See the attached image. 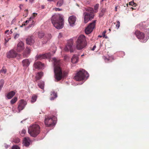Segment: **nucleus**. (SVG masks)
<instances>
[{
  "mask_svg": "<svg viewBox=\"0 0 149 149\" xmlns=\"http://www.w3.org/2000/svg\"><path fill=\"white\" fill-rule=\"evenodd\" d=\"M102 37V36H100V35H99L98 36V37H100V38H101Z\"/></svg>",
  "mask_w": 149,
  "mask_h": 149,
  "instance_id": "obj_61",
  "label": "nucleus"
},
{
  "mask_svg": "<svg viewBox=\"0 0 149 149\" xmlns=\"http://www.w3.org/2000/svg\"><path fill=\"white\" fill-rule=\"evenodd\" d=\"M17 53L13 49L10 50L7 54V57L9 58H15L17 55Z\"/></svg>",
  "mask_w": 149,
  "mask_h": 149,
  "instance_id": "obj_12",
  "label": "nucleus"
},
{
  "mask_svg": "<svg viewBox=\"0 0 149 149\" xmlns=\"http://www.w3.org/2000/svg\"><path fill=\"white\" fill-rule=\"evenodd\" d=\"M73 40H70L68 42L67 45L64 48L66 52H68L69 50L70 53L73 52L75 49V47L73 45Z\"/></svg>",
  "mask_w": 149,
  "mask_h": 149,
  "instance_id": "obj_7",
  "label": "nucleus"
},
{
  "mask_svg": "<svg viewBox=\"0 0 149 149\" xmlns=\"http://www.w3.org/2000/svg\"><path fill=\"white\" fill-rule=\"evenodd\" d=\"M43 72L40 71V72H39L37 73V74H43Z\"/></svg>",
  "mask_w": 149,
  "mask_h": 149,
  "instance_id": "obj_47",
  "label": "nucleus"
},
{
  "mask_svg": "<svg viewBox=\"0 0 149 149\" xmlns=\"http://www.w3.org/2000/svg\"><path fill=\"white\" fill-rule=\"evenodd\" d=\"M51 54L49 53L42 54H37L36 56V60H41L42 59H48L50 58Z\"/></svg>",
  "mask_w": 149,
  "mask_h": 149,
  "instance_id": "obj_9",
  "label": "nucleus"
},
{
  "mask_svg": "<svg viewBox=\"0 0 149 149\" xmlns=\"http://www.w3.org/2000/svg\"><path fill=\"white\" fill-rule=\"evenodd\" d=\"M42 75H36L35 77V80L37 81L38 80H40L42 77Z\"/></svg>",
  "mask_w": 149,
  "mask_h": 149,
  "instance_id": "obj_33",
  "label": "nucleus"
},
{
  "mask_svg": "<svg viewBox=\"0 0 149 149\" xmlns=\"http://www.w3.org/2000/svg\"><path fill=\"white\" fill-rule=\"evenodd\" d=\"M21 6H23V5L22 4L20 5L19 6V7L20 9H21Z\"/></svg>",
  "mask_w": 149,
  "mask_h": 149,
  "instance_id": "obj_54",
  "label": "nucleus"
},
{
  "mask_svg": "<svg viewBox=\"0 0 149 149\" xmlns=\"http://www.w3.org/2000/svg\"><path fill=\"white\" fill-rule=\"evenodd\" d=\"M117 24L116 25V27L117 29H118L120 26V22L119 21L117 22Z\"/></svg>",
  "mask_w": 149,
  "mask_h": 149,
  "instance_id": "obj_38",
  "label": "nucleus"
},
{
  "mask_svg": "<svg viewBox=\"0 0 149 149\" xmlns=\"http://www.w3.org/2000/svg\"><path fill=\"white\" fill-rule=\"evenodd\" d=\"M96 20H94L92 22L89 24V25L85 29V33L86 34L90 33L93 31V29L95 28V23Z\"/></svg>",
  "mask_w": 149,
  "mask_h": 149,
  "instance_id": "obj_8",
  "label": "nucleus"
},
{
  "mask_svg": "<svg viewBox=\"0 0 149 149\" xmlns=\"http://www.w3.org/2000/svg\"><path fill=\"white\" fill-rule=\"evenodd\" d=\"M52 60L54 61V74H63V71L60 65V60H57L55 57L52 58Z\"/></svg>",
  "mask_w": 149,
  "mask_h": 149,
  "instance_id": "obj_5",
  "label": "nucleus"
},
{
  "mask_svg": "<svg viewBox=\"0 0 149 149\" xmlns=\"http://www.w3.org/2000/svg\"><path fill=\"white\" fill-rule=\"evenodd\" d=\"M26 130H23L21 132V134L22 136H24L26 133Z\"/></svg>",
  "mask_w": 149,
  "mask_h": 149,
  "instance_id": "obj_37",
  "label": "nucleus"
},
{
  "mask_svg": "<svg viewBox=\"0 0 149 149\" xmlns=\"http://www.w3.org/2000/svg\"><path fill=\"white\" fill-rule=\"evenodd\" d=\"M13 141L15 143H18L20 141V140L19 138H17L14 139Z\"/></svg>",
  "mask_w": 149,
  "mask_h": 149,
  "instance_id": "obj_35",
  "label": "nucleus"
},
{
  "mask_svg": "<svg viewBox=\"0 0 149 149\" xmlns=\"http://www.w3.org/2000/svg\"><path fill=\"white\" fill-rule=\"evenodd\" d=\"M62 34L61 33H59L58 36V38H61L62 37Z\"/></svg>",
  "mask_w": 149,
  "mask_h": 149,
  "instance_id": "obj_45",
  "label": "nucleus"
},
{
  "mask_svg": "<svg viewBox=\"0 0 149 149\" xmlns=\"http://www.w3.org/2000/svg\"><path fill=\"white\" fill-rule=\"evenodd\" d=\"M33 66L36 69H41L44 68V64L40 61H37L34 63Z\"/></svg>",
  "mask_w": 149,
  "mask_h": 149,
  "instance_id": "obj_13",
  "label": "nucleus"
},
{
  "mask_svg": "<svg viewBox=\"0 0 149 149\" xmlns=\"http://www.w3.org/2000/svg\"><path fill=\"white\" fill-rule=\"evenodd\" d=\"M44 82L43 81H40L38 82V86L42 89H44Z\"/></svg>",
  "mask_w": 149,
  "mask_h": 149,
  "instance_id": "obj_27",
  "label": "nucleus"
},
{
  "mask_svg": "<svg viewBox=\"0 0 149 149\" xmlns=\"http://www.w3.org/2000/svg\"><path fill=\"white\" fill-rule=\"evenodd\" d=\"M68 21L70 26H73L76 21V17L74 15L70 16L68 18Z\"/></svg>",
  "mask_w": 149,
  "mask_h": 149,
  "instance_id": "obj_16",
  "label": "nucleus"
},
{
  "mask_svg": "<svg viewBox=\"0 0 149 149\" xmlns=\"http://www.w3.org/2000/svg\"><path fill=\"white\" fill-rule=\"evenodd\" d=\"M52 23L56 29H60L63 27L64 19L60 14L54 15L51 18Z\"/></svg>",
  "mask_w": 149,
  "mask_h": 149,
  "instance_id": "obj_1",
  "label": "nucleus"
},
{
  "mask_svg": "<svg viewBox=\"0 0 149 149\" xmlns=\"http://www.w3.org/2000/svg\"><path fill=\"white\" fill-rule=\"evenodd\" d=\"M87 45L85 36L83 35L79 36L77 41L76 48L77 49L81 50L85 47Z\"/></svg>",
  "mask_w": 149,
  "mask_h": 149,
  "instance_id": "obj_4",
  "label": "nucleus"
},
{
  "mask_svg": "<svg viewBox=\"0 0 149 149\" xmlns=\"http://www.w3.org/2000/svg\"><path fill=\"white\" fill-rule=\"evenodd\" d=\"M32 18L31 17H30L29 19V20H26L25 22V23L26 24H28L29 23V22L31 20V19Z\"/></svg>",
  "mask_w": 149,
  "mask_h": 149,
  "instance_id": "obj_41",
  "label": "nucleus"
},
{
  "mask_svg": "<svg viewBox=\"0 0 149 149\" xmlns=\"http://www.w3.org/2000/svg\"><path fill=\"white\" fill-rule=\"evenodd\" d=\"M26 42L27 45L31 46L33 45L35 42L34 37L33 36H28L26 39Z\"/></svg>",
  "mask_w": 149,
  "mask_h": 149,
  "instance_id": "obj_11",
  "label": "nucleus"
},
{
  "mask_svg": "<svg viewBox=\"0 0 149 149\" xmlns=\"http://www.w3.org/2000/svg\"><path fill=\"white\" fill-rule=\"evenodd\" d=\"M106 31H105L103 32L102 35L103 37H105V33H106Z\"/></svg>",
  "mask_w": 149,
  "mask_h": 149,
  "instance_id": "obj_48",
  "label": "nucleus"
},
{
  "mask_svg": "<svg viewBox=\"0 0 149 149\" xmlns=\"http://www.w3.org/2000/svg\"><path fill=\"white\" fill-rule=\"evenodd\" d=\"M136 36L139 39L143 40L145 38V34L143 32L139 31H136L135 32Z\"/></svg>",
  "mask_w": 149,
  "mask_h": 149,
  "instance_id": "obj_15",
  "label": "nucleus"
},
{
  "mask_svg": "<svg viewBox=\"0 0 149 149\" xmlns=\"http://www.w3.org/2000/svg\"><path fill=\"white\" fill-rule=\"evenodd\" d=\"M104 38H107V36H105V37H104Z\"/></svg>",
  "mask_w": 149,
  "mask_h": 149,
  "instance_id": "obj_62",
  "label": "nucleus"
},
{
  "mask_svg": "<svg viewBox=\"0 0 149 149\" xmlns=\"http://www.w3.org/2000/svg\"><path fill=\"white\" fill-rule=\"evenodd\" d=\"M45 35V33L42 31H39L38 32V37L40 38H43Z\"/></svg>",
  "mask_w": 149,
  "mask_h": 149,
  "instance_id": "obj_29",
  "label": "nucleus"
},
{
  "mask_svg": "<svg viewBox=\"0 0 149 149\" xmlns=\"http://www.w3.org/2000/svg\"><path fill=\"white\" fill-rule=\"evenodd\" d=\"M34 0H29V2L31 3H32Z\"/></svg>",
  "mask_w": 149,
  "mask_h": 149,
  "instance_id": "obj_53",
  "label": "nucleus"
},
{
  "mask_svg": "<svg viewBox=\"0 0 149 149\" xmlns=\"http://www.w3.org/2000/svg\"><path fill=\"white\" fill-rule=\"evenodd\" d=\"M27 104L26 102L24 100H21L18 102V105L17 107V112L19 113L20 111L23 109L26 105Z\"/></svg>",
  "mask_w": 149,
  "mask_h": 149,
  "instance_id": "obj_10",
  "label": "nucleus"
},
{
  "mask_svg": "<svg viewBox=\"0 0 149 149\" xmlns=\"http://www.w3.org/2000/svg\"><path fill=\"white\" fill-rule=\"evenodd\" d=\"M104 15L103 13H102L101 12L99 14V17H102Z\"/></svg>",
  "mask_w": 149,
  "mask_h": 149,
  "instance_id": "obj_42",
  "label": "nucleus"
},
{
  "mask_svg": "<svg viewBox=\"0 0 149 149\" xmlns=\"http://www.w3.org/2000/svg\"><path fill=\"white\" fill-rule=\"evenodd\" d=\"M9 31V30H7L6 31H5V33H7Z\"/></svg>",
  "mask_w": 149,
  "mask_h": 149,
  "instance_id": "obj_59",
  "label": "nucleus"
},
{
  "mask_svg": "<svg viewBox=\"0 0 149 149\" xmlns=\"http://www.w3.org/2000/svg\"><path fill=\"white\" fill-rule=\"evenodd\" d=\"M57 97V95L56 93L55 92L53 91L51 92L50 97V100H53L54 99Z\"/></svg>",
  "mask_w": 149,
  "mask_h": 149,
  "instance_id": "obj_24",
  "label": "nucleus"
},
{
  "mask_svg": "<svg viewBox=\"0 0 149 149\" xmlns=\"http://www.w3.org/2000/svg\"><path fill=\"white\" fill-rule=\"evenodd\" d=\"M55 10L56 11H61L62 10V9L59 8H56L55 9Z\"/></svg>",
  "mask_w": 149,
  "mask_h": 149,
  "instance_id": "obj_43",
  "label": "nucleus"
},
{
  "mask_svg": "<svg viewBox=\"0 0 149 149\" xmlns=\"http://www.w3.org/2000/svg\"><path fill=\"white\" fill-rule=\"evenodd\" d=\"M117 6H116V7H115V11H117Z\"/></svg>",
  "mask_w": 149,
  "mask_h": 149,
  "instance_id": "obj_56",
  "label": "nucleus"
},
{
  "mask_svg": "<svg viewBox=\"0 0 149 149\" xmlns=\"http://www.w3.org/2000/svg\"><path fill=\"white\" fill-rule=\"evenodd\" d=\"M52 37V35L50 34H48L47 36H45L44 39L43 41L42 42V44H46L50 39Z\"/></svg>",
  "mask_w": 149,
  "mask_h": 149,
  "instance_id": "obj_22",
  "label": "nucleus"
},
{
  "mask_svg": "<svg viewBox=\"0 0 149 149\" xmlns=\"http://www.w3.org/2000/svg\"><path fill=\"white\" fill-rule=\"evenodd\" d=\"M56 119V117L53 116L45 117L44 121L45 125L48 127L53 126L55 124Z\"/></svg>",
  "mask_w": 149,
  "mask_h": 149,
  "instance_id": "obj_6",
  "label": "nucleus"
},
{
  "mask_svg": "<svg viewBox=\"0 0 149 149\" xmlns=\"http://www.w3.org/2000/svg\"><path fill=\"white\" fill-rule=\"evenodd\" d=\"M63 74H68V70H65L63 72Z\"/></svg>",
  "mask_w": 149,
  "mask_h": 149,
  "instance_id": "obj_40",
  "label": "nucleus"
},
{
  "mask_svg": "<svg viewBox=\"0 0 149 149\" xmlns=\"http://www.w3.org/2000/svg\"><path fill=\"white\" fill-rule=\"evenodd\" d=\"M28 133L33 137H36L40 132V127L37 124H34L30 126L28 129Z\"/></svg>",
  "mask_w": 149,
  "mask_h": 149,
  "instance_id": "obj_3",
  "label": "nucleus"
},
{
  "mask_svg": "<svg viewBox=\"0 0 149 149\" xmlns=\"http://www.w3.org/2000/svg\"><path fill=\"white\" fill-rule=\"evenodd\" d=\"M54 1V2H55L56 1V0H54V1Z\"/></svg>",
  "mask_w": 149,
  "mask_h": 149,
  "instance_id": "obj_63",
  "label": "nucleus"
},
{
  "mask_svg": "<svg viewBox=\"0 0 149 149\" xmlns=\"http://www.w3.org/2000/svg\"><path fill=\"white\" fill-rule=\"evenodd\" d=\"M31 140L28 137H26L24 138L23 140V143L25 146L27 147L29 146L30 144Z\"/></svg>",
  "mask_w": 149,
  "mask_h": 149,
  "instance_id": "obj_18",
  "label": "nucleus"
},
{
  "mask_svg": "<svg viewBox=\"0 0 149 149\" xmlns=\"http://www.w3.org/2000/svg\"><path fill=\"white\" fill-rule=\"evenodd\" d=\"M49 1H54V0H47Z\"/></svg>",
  "mask_w": 149,
  "mask_h": 149,
  "instance_id": "obj_60",
  "label": "nucleus"
},
{
  "mask_svg": "<svg viewBox=\"0 0 149 149\" xmlns=\"http://www.w3.org/2000/svg\"><path fill=\"white\" fill-rule=\"evenodd\" d=\"M86 10L87 12H84L83 13L84 22L85 24L93 19L95 16L94 13V11L93 8H89L86 9Z\"/></svg>",
  "mask_w": 149,
  "mask_h": 149,
  "instance_id": "obj_2",
  "label": "nucleus"
},
{
  "mask_svg": "<svg viewBox=\"0 0 149 149\" xmlns=\"http://www.w3.org/2000/svg\"><path fill=\"white\" fill-rule=\"evenodd\" d=\"M74 74H89L84 69H80L79 71H77Z\"/></svg>",
  "mask_w": 149,
  "mask_h": 149,
  "instance_id": "obj_21",
  "label": "nucleus"
},
{
  "mask_svg": "<svg viewBox=\"0 0 149 149\" xmlns=\"http://www.w3.org/2000/svg\"><path fill=\"white\" fill-rule=\"evenodd\" d=\"M31 49L28 47H26L23 53V56L24 57H27L31 52Z\"/></svg>",
  "mask_w": 149,
  "mask_h": 149,
  "instance_id": "obj_19",
  "label": "nucleus"
},
{
  "mask_svg": "<svg viewBox=\"0 0 149 149\" xmlns=\"http://www.w3.org/2000/svg\"><path fill=\"white\" fill-rule=\"evenodd\" d=\"M23 66L28 67L30 64V63L28 59H25L23 60L22 61Z\"/></svg>",
  "mask_w": 149,
  "mask_h": 149,
  "instance_id": "obj_25",
  "label": "nucleus"
},
{
  "mask_svg": "<svg viewBox=\"0 0 149 149\" xmlns=\"http://www.w3.org/2000/svg\"><path fill=\"white\" fill-rule=\"evenodd\" d=\"M37 96V95H33L32 97L31 102L32 103L35 102L36 100Z\"/></svg>",
  "mask_w": 149,
  "mask_h": 149,
  "instance_id": "obj_30",
  "label": "nucleus"
},
{
  "mask_svg": "<svg viewBox=\"0 0 149 149\" xmlns=\"http://www.w3.org/2000/svg\"><path fill=\"white\" fill-rule=\"evenodd\" d=\"M17 100V97H15L13 98L10 101L11 104H13L15 103Z\"/></svg>",
  "mask_w": 149,
  "mask_h": 149,
  "instance_id": "obj_31",
  "label": "nucleus"
},
{
  "mask_svg": "<svg viewBox=\"0 0 149 149\" xmlns=\"http://www.w3.org/2000/svg\"><path fill=\"white\" fill-rule=\"evenodd\" d=\"M96 46L95 45L93 47V48L91 50H92V51L94 50L96 48Z\"/></svg>",
  "mask_w": 149,
  "mask_h": 149,
  "instance_id": "obj_49",
  "label": "nucleus"
},
{
  "mask_svg": "<svg viewBox=\"0 0 149 149\" xmlns=\"http://www.w3.org/2000/svg\"><path fill=\"white\" fill-rule=\"evenodd\" d=\"M33 26V24H30V25H29L28 26V28H30L32 26Z\"/></svg>",
  "mask_w": 149,
  "mask_h": 149,
  "instance_id": "obj_51",
  "label": "nucleus"
},
{
  "mask_svg": "<svg viewBox=\"0 0 149 149\" xmlns=\"http://www.w3.org/2000/svg\"><path fill=\"white\" fill-rule=\"evenodd\" d=\"M24 44L22 41L19 42L17 44L16 50L18 52H20L23 50L24 48Z\"/></svg>",
  "mask_w": 149,
  "mask_h": 149,
  "instance_id": "obj_14",
  "label": "nucleus"
},
{
  "mask_svg": "<svg viewBox=\"0 0 149 149\" xmlns=\"http://www.w3.org/2000/svg\"><path fill=\"white\" fill-rule=\"evenodd\" d=\"M129 4L132 6H136V3L134 2V1H132L129 3Z\"/></svg>",
  "mask_w": 149,
  "mask_h": 149,
  "instance_id": "obj_34",
  "label": "nucleus"
},
{
  "mask_svg": "<svg viewBox=\"0 0 149 149\" xmlns=\"http://www.w3.org/2000/svg\"><path fill=\"white\" fill-rule=\"evenodd\" d=\"M11 149H20V148L18 146L14 145L12 147Z\"/></svg>",
  "mask_w": 149,
  "mask_h": 149,
  "instance_id": "obj_36",
  "label": "nucleus"
},
{
  "mask_svg": "<svg viewBox=\"0 0 149 149\" xmlns=\"http://www.w3.org/2000/svg\"><path fill=\"white\" fill-rule=\"evenodd\" d=\"M85 75H75L74 79L77 81H81L84 79Z\"/></svg>",
  "mask_w": 149,
  "mask_h": 149,
  "instance_id": "obj_20",
  "label": "nucleus"
},
{
  "mask_svg": "<svg viewBox=\"0 0 149 149\" xmlns=\"http://www.w3.org/2000/svg\"><path fill=\"white\" fill-rule=\"evenodd\" d=\"M64 3V0H59L57 2L56 6L58 7L61 6Z\"/></svg>",
  "mask_w": 149,
  "mask_h": 149,
  "instance_id": "obj_28",
  "label": "nucleus"
},
{
  "mask_svg": "<svg viewBox=\"0 0 149 149\" xmlns=\"http://www.w3.org/2000/svg\"><path fill=\"white\" fill-rule=\"evenodd\" d=\"M23 26L22 25L21 26H20V27H22Z\"/></svg>",
  "mask_w": 149,
  "mask_h": 149,
  "instance_id": "obj_64",
  "label": "nucleus"
},
{
  "mask_svg": "<svg viewBox=\"0 0 149 149\" xmlns=\"http://www.w3.org/2000/svg\"><path fill=\"white\" fill-rule=\"evenodd\" d=\"M64 75H54L55 81H58L63 79Z\"/></svg>",
  "mask_w": 149,
  "mask_h": 149,
  "instance_id": "obj_26",
  "label": "nucleus"
},
{
  "mask_svg": "<svg viewBox=\"0 0 149 149\" xmlns=\"http://www.w3.org/2000/svg\"><path fill=\"white\" fill-rule=\"evenodd\" d=\"M22 25H23V26H25L26 25V24L25 23H24V24H22Z\"/></svg>",
  "mask_w": 149,
  "mask_h": 149,
  "instance_id": "obj_57",
  "label": "nucleus"
},
{
  "mask_svg": "<svg viewBox=\"0 0 149 149\" xmlns=\"http://www.w3.org/2000/svg\"><path fill=\"white\" fill-rule=\"evenodd\" d=\"M106 11V9L105 8H103L101 11V12L102 13H103L104 14L105 12Z\"/></svg>",
  "mask_w": 149,
  "mask_h": 149,
  "instance_id": "obj_44",
  "label": "nucleus"
},
{
  "mask_svg": "<svg viewBox=\"0 0 149 149\" xmlns=\"http://www.w3.org/2000/svg\"><path fill=\"white\" fill-rule=\"evenodd\" d=\"M45 8V6L44 5H42V6L41 8L42 9H44Z\"/></svg>",
  "mask_w": 149,
  "mask_h": 149,
  "instance_id": "obj_55",
  "label": "nucleus"
},
{
  "mask_svg": "<svg viewBox=\"0 0 149 149\" xmlns=\"http://www.w3.org/2000/svg\"><path fill=\"white\" fill-rule=\"evenodd\" d=\"M19 36V34H16L14 36V38L15 39L16 38H17Z\"/></svg>",
  "mask_w": 149,
  "mask_h": 149,
  "instance_id": "obj_46",
  "label": "nucleus"
},
{
  "mask_svg": "<svg viewBox=\"0 0 149 149\" xmlns=\"http://www.w3.org/2000/svg\"><path fill=\"white\" fill-rule=\"evenodd\" d=\"M99 4H96L94 6V9L97 10L99 7Z\"/></svg>",
  "mask_w": 149,
  "mask_h": 149,
  "instance_id": "obj_39",
  "label": "nucleus"
},
{
  "mask_svg": "<svg viewBox=\"0 0 149 149\" xmlns=\"http://www.w3.org/2000/svg\"><path fill=\"white\" fill-rule=\"evenodd\" d=\"M15 92L12 91L8 93L6 97L8 99H10L12 98L15 95Z\"/></svg>",
  "mask_w": 149,
  "mask_h": 149,
  "instance_id": "obj_23",
  "label": "nucleus"
},
{
  "mask_svg": "<svg viewBox=\"0 0 149 149\" xmlns=\"http://www.w3.org/2000/svg\"><path fill=\"white\" fill-rule=\"evenodd\" d=\"M37 13H33V16L34 17H35V16L37 15Z\"/></svg>",
  "mask_w": 149,
  "mask_h": 149,
  "instance_id": "obj_52",
  "label": "nucleus"
},
{
  "mask_svg": "<svg viewBox=\"0 0 149 149\" xmlns=\"http://www.w3.org/2000/svg\"><path fill=\"white\" fill-rule=\"evenodd\" d=\"M147 40V39H145V40H144V41H143V42H146V41Z\"/></svg>",
  "mask_w": 149,
  "mask_h": 149,
  "instance_id": "obj_58",
  "label": "nucleus"
},
{
  "mask_svg": "<svg viewBox=\"0 0 149 149\" xmlns=\"http://www.w3.org/2000/svg\"><path fill=\"white\" fill-rule=\"evenodd\" d=\"M79 55L78 54H74L71 59V62L73 63H76L79 61Z\"/></svg>",
  "mask_w": 149,
  "mask_h": 149,
  "instance_id": "obj_17",
  "label": "nucleus"
},
{
  "mask_svg": "<svg viewBox=\"0 0 149 149\" xmlns=\"http://www.w3.org/2000/svg\"><path fill=\"white\" fill-rule=\"evenodd\" d=\"M5 43H4V44L6 45V43L9 40L8 39L7 40L5 39Z\"/></svg>",
  "mask_w": 149,
  "mask_h": 149,
  "instance_id": "obj_50",
  "label": "nucleus"
},
{
  "mask_svg": "<svg viewBox=\"0 0 149 149\" xmlns=\"http://www.w3.org/2000/svg\"><path fill=\"white\" fill-rule=\"evenodd\" d=\"M7 71V70L4 67H3L2 69L0 70V74H6Z\"/></svg>",
  "mask_w": 149,
  "mask_h": 149,
  "instance_id": "obj_32",
  "label": "nucleus"
}]
</instances>
